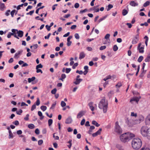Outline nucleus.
I'll return each instance as SVG.
<instances>
[{
  "label": "nucleus",
  "instance_id": "obj_1",
  "mask_svg": "<svg viewBox=\"0 0 150 150\" xmlns=\"http://www.w3.org/2000/svg\"><path fill=\"white\" fill-rule=\"evenodd\" d=\"M134 136V135L132 133L129 132L125 133L120 136V139L121 142H125L128 141Z\"/></svg>",
  "mask_w": 150,
  "mask_h": 150
},
{
  "label": "nucleus",
  "instance_id": "obj_2",
  "mask_svg": "<svg viewBox=\"0 0 150 150\" xmlns=\"http://www.w3.org/2000/svg\"><path fill=\"white\" fill-rule=\"evenodd\" d=\"M142 142L139 138L134 139L132 142V147L134 149H139L142 145Z\"/></svg>",
  "mask_w": 150,
  "mask_h": 150
},
{
  "label": "nucleus",
  "instance_id": "obj_3",
  "mask_svg": "<svg viewBox=\"0 0 150 150\" xmlns=\"http://www.w3.org/2000/svg\"><path fill=\"white\" fill-rule=\"evenodd\" d=\"M99 108L101 109H103V113H105L107 112L108 108V103L105 101V99L103 98L100 102L98 104Z\"/></svg>",
  "mask_w": 150,
  "mask_h": 150
},
{
  "label": "nucleus",
  "instance_id": "obj_4",
  "mask_svg": "<svg viewBox=\"0 0 150 150\" xmlns=\"http://www.w3.org/2000/svg\"><path fill=\"white\" fill-rule=\"evenodd\" d=\"M141 133L144 137H150V127L148 128L145 126L142 127L141 130Z\"/></svg>",
  "mask_w": 150,
  "mask_h": 150
},
{
  "label": "nucleus",
  "instance_id": "obj_5",
  "mask_svg": "<svg viewBox=\"0 0 150 150\" xmlns=\"http://www.w3.org/2000/svg\"><path fill=\"white\" fill-rule=\"evenodd\" d=\"M115 131L118 134L122 133V130L119 125V122L117 121L115 124Z\"/></svg>",
  "mask_w": 150,
  "mask_h": 150
},
{
  "label": "nucleus",
  "instance_id": "obj_6",
  "mask_svg": "<svg viewBox=\"0 0 150 150\" xmlns=\"http://www.w3.org/2000/svg\"><path fill=\"white\" fill-rule=\"evenodd\" d=\"M140 98L141 97H134L131 99L130 102L132 103H133V102L134 101L137 103Z\"/></svg>",
  "mask_w": 150,
  "mask_h": 150
},
{
  "label": "nucleus",
  "instance_id": "obj_7",
  "mask_svg": "<svg viewBox=\"0 0 150 150\" xmlns=\"http://www.w3.org/2000/svg\"><path fill=\"white\" fill-rule=\"evenodd\" d=\"M18 30L16 29H13L11 30V31L12 33L13 34V36L14 37L19 39V38L18 37L17 35V33H18Z\"/></svg>",
  "mask_w": 150,
  "mask_h": 150
},
{
  "label": "nucleus",
  "instance_id": "obj_8",
  "mask_svg": "<svg viewBox=\"0 0 150 150\" xmlns=\"http://www.w3.org/2000/svg\"><path fill=\"white\" fill-rule=\"evenodd\" d=\"M86 113L85 111H81L78 114L77 117L78 118H79L82 117L83 115H84L85 113Z\"/></svg>",
  "mask_w": 150,
  "mask_h": 150
},
{
  "label": "nucleus",
  "instance_id": "obj_9",
  "mask_svg": "<svg viewBox=\"0 0 150 150\" xmlns=\"http://www.w3.org/2000/svg\"><path fill=\"white\" fill-rule=\"evenodd\" d=\"M102 130V129L101 128H100L97 132L92 134L93 137H95L97 136L98 135L100 134Z\"/></svg>",
  "mask_w": 150,
  "mask_h": 150
},
{
  "label": "nucleus",
  "instance_id": "obj_10",
  "mask_svg": "<svg viewBox=\"0 0 150 150\" xmlns=\"http://www.w3.org/2000/svg\"><path fill=\"white\" fill-rule=\"evenodd\" d=\"M93 102H89L88 104L90 109L92 111H93L95 109L94 107L93 106Z\"/></svg>",
  "mask_w": 150,
  "mask_h": 150
},
{
  "label": "nucleus",
  "instance_id": "obj_11",
  "mask_svg": "<svg viewBox=\"0 0 150 150\" xmlns=\"http://www.w3.org/2000/svg\"><path fill=\"white\" fill-rule=\"evenodd\" d=\"M17 33V36L18 37H19L20 38H21L23 36V32L22 31L20 30L19 31L18 30Z\"/></svg>",
  "mask_w": 150,
  "mask_h": 150
},
{
  "label": "nucleus",
  "instance_id": "obj_12",
  "mask_svg": "<svg viewBox=\"0 0 150 150\" xmlns=\"http://www.w3.org/2000/svg\"><path fill=\"white\" fill-rule=\"evenodd\" d=\"M72 119L71 117H69L66 120L65 123L66 124L71 123L72 122Z\"/></svg>",
  "mask_w": 150,
  "mask_h": 150
},
{
  "label": "nucleus",
  "instance_id": "obj_13",
  "mask_svg": "<svg viewBox=\"0 0 150 150\" xmlns=\"http://www.w3.org/2000/svg\"><path fill=\"white\" fill-rule=\"evenodd\" d=\"M6 8V7L4 4L0 3V9L2 11H4Z\"/></svg>",
  "mask_w": 150,
  "mask_h": 150
},
{
  "label": "nucleus",
  "instance_id": "obj_14",
  "mask_svg": "<svg viewBox=\"0 0 150 150\" xmlns=\"http://www.w3.org/2000/svg\"><path fill=\"white\" fill-rule=\"evenodd\" d=\"M129 4L132 6H135L138 5V4L137 3L135 2L134 1H131L130 2Z\"/></svg>",
  "mask_w": 150,
  "mask_h": 150
},
{
  "label": "nucleus",
  "instance_id": "obj_15",
  "mask_svg": "<svg viewBox=\"0 0 150 150\" xmlns=\"http://www.w3.org/2000/svg\"><path fill=\"white\" fill-rule=\"evenodd\" d=\"M82 79H76V81H74V83L76 85H78L79 84L80 82L82 81Z\"/></svg>",
  "mask_w": 150,
  "mask_h": 150
},
{
  "label": "nucleus",
  "instance_id": "obj_16",
  "mask_svg": "<svg viewBox=\"0 0 150 150\" xmlns=\"http://www.w3.org/2000/svg\"><path fill=\"white\" fill-rule=\"evenodd\" d=\"M85 56V54L83 52H81L79 54V59H81L84 58Z\"/></svg>",
  "mask_w": 150,
  "mask_h": 150
},
{
  "label": "nucleus",
  "instance_id": "obj_17",
  "mask_svg": "<svg viewBox=\"0 0 150 150\" xmlns=\"http://www.w3.org/2000/svg\"><path fill=\"white\" fill-rule=\"evenodd\" d=\"M144 117L142 116H141L139 117L138 119V122H136V124H138L140 123L141 122L143 121L144 120Z\"/></svg>",
  "mask_w": 150,
  "mask_h": 150
},
{
  "label": "nucleus",
  "instance_id": "obj_18",
  "mask_svg": "<svg viewBox=\"0 0 150 150\" xmlns=\"http://www.w3.org/2000/svg\"><path fill=\"white\" fill-rule=\"evenodd\" d=\"M18 12V11H16L15 10H12L11 12H10V14L11 15V17H13L15 13V14L16 15Z\"/></svg>",
  "mask_w": 150,
  "mask_h": 150
},
{
  "label": "nucleus",
  "instance_id": "obj_19",
  "mask_svg": "<svg viewBox=\"0 0 150 150\" xmlns=\"http://www.w3.org/2000/svg\"><path fill=\"white\" fill-rule=\"evenodd\" d=\"M38 115L40 117V119L41 120H42L44 118V116H43L42 113L41 111H39L38 112Z\"/></svg>",
  "mask_w": 150,
  "mask_h": 150
},
{
  "label": "nucleus",
  "instance_id": "obj_20",
  "mask_svg": "<svg viewBox=\"0 0 150 150\" xmlns=\"http://www.w3.org/2000/svg\"><path fill=\"white\" fill-rule=\"evenodd\" d=\"M144 47H142L139 48V49H137V50H139V52L140 53H144Z\"/></svg>",
  "mask_w": 150,
  "mask_h": 150
},
{
  "label": "nucleus",
  "instance_id": "obj_21",
  "mask_svg": "<svg viewBox=\"0 0 150 150\" xmlns=\"http://www.w3.org/2000/svg\"><path fill=\"white\" fill-rule=\"evenodd\" d=\"M92 124L95 125L97 127H98L100 126V125L98 124L96 121L93 120L92 121Z\"/></svg>",
  "mask_w": 150,
  "mask_h": 150
},
{
  "label": "nucleus",
  "instance_id": "obj_22",
  "mask_svg": "<svg viewBox=\"0 0 150 150\" xmlns=\"http://www.w3.org/2000/svg\"><path fill=\"white\" fill-rule=\"evenodd\" d=\"M21 52L20 51L16 53L14 56V58L15 59H18L19 57V55L21 54Z\"/></svg>",
  "mask_w": 150,
  "mask_h": 150
},
{
  "label": "nucleus",
  "instance_id": "obj_23",
  "mask_svg": "<svg viewBox=\"0 0 150 150\" xmlns=\"http://www.w3.org/2000/svg\"><path fill=\"white\" fill-rule=\"evenodd\" d=\"M9 135L8 136V138L9 139L13 138V135L11 130H9Z\"/></svg>",
  "mask_w": 150,
  "mask_h": 150
},
{
  "label": "nucleus",
  "instance_id": "obj_24",
  "mask_svg": "<svg viewBox=\"0 0 150 150\" xmlns=\"http://www.w3.org/2000/svg\"><path fill=\"white\" fill-rule=\"evenodd\" d=\"M107 16H108L106 15H105V16H103L102 18H100L98 20V23H100V22H101L102 21H103L104 20L105 18H106L107 17Z\"/></svg>",
  "mask_w": 150,
  "mask_h": 150
},
{
  "label": "nucleus",
  "instance_id": "obj_25",
  "mask_svg": "<svg viewBox=\"0 0 150 150\" xmlns=\"http://www.w3.org/2000/svg\"><path fill=\"white\" fill-rule=\"evenodd\" d=\"M116 147L119 150H124L122 147L120 145L117 144L116 146Z\"/></svg>",
  "mask_w": 150,
  "mask_h": 150
},
{
  "label": "nucleus",
  "instance_id": "obj_26",
  "mask_svg": "<svg viewBox=\"0 0 150 150\" xmlns=\"http://www.w3.org/2000/svg\"><path fill=\"white\" fill-rule=\"evenodd\" d=\"M128 13V11L125 10V9H123L122 10V14L123 16H125L127 15V13Z\"/></svg>",
  "mask_w": 150,
  "mask_h": 150
},
{
  "label": "nucleus",
  "instance_id": "obj_27",
  "mask_svg": "<svg viewBox=\"0 0 150 150\" xmlns=\"http://www.w3.org/2000/svg\"><path fill=\"white\" fill-rule=\"evenodd\" d=\"M143 57L142 56H140L138 59L137 61L139 62H141L143 59Z\"/></svg>",
  "mask_w": 150,
  "mask_h": 150
},
{
  "label": "nucleus",
  "instance_id": "obj_28",
  "mask_svg": "<svg viewBox=\"0 0 150 150\" xmlns=\"http://www.w3.org/2000/svg\"><path fill=\"white\" fill-rule=\"evenodd\" d=\"M144 60L146 62H149L150 61V55H148Z\"/></svg>",
  "mask_w": 150,
  "mask_h": 150
},
{
  "label": "nucleus",
  "instance_id": "obj_29",
  "mask_svg": "<svg viewBox=\"0 0 150 150\" xmlns=\"http://www.w3.org/2000/svg\"><path fill=\"white\" fill-rule=\"evenodd\" d=\"M41 109L43 111H45L47 108V107L45 106H42L40 107Z\"/></svg>",
  "mask_w": 150,
  "mask_h": 150
},
{
  "label": "nucleus",
  "instance_id": "obj_30",
  "mask_svg": "<svg viewBox=\"0 0 150 150\" xmlns=\"http://www.w3.org/2000/svg\"><path fill=\"white\" fill-rule=\"evenodd\" d=\"M113 7V6L112 4H109L108 6V8L107 9V11H109L110 9L112 8Z\"/></svg>",
  "mask_w": 150,
  "mask_h": 150
},
{
  "label": "nucleus",
  "instance_id": "obj_31",
  "mask_svg": "<svg viewBox=\"0 0 150 150\" xmlns=\"http://www.w3.org/2000/svg\"><path fill=\"white\" fill-rule=\"evenodd\" d=\"M10 10H8L6 11L5 13V15L7 16H8L10 13Z\"/></svg>",
  "mask_w": 150,
  "mask_h": 150
},
{
  "label": "nucleus",
  "instance_id": "obj_32",
  "mask_svg": "<svg viewBox=\"0 0 150 150\" xmlns=\"http://www.w3.org/2000/svg\"><path fill=\"white\" fill-rule=\"evenodd\" d=\"M53 120L52 119H50L48 120V124L49 126H51Z\"/></svg>",
  "mask_w": 150,
  "mask_h": 150
},
{
  "label": "nucleus",
  "instance_id": "obj_33",
  "mask_svg": "<svg viewBox=\"0 0 150 150\" xmlns=\"http://www.w3.org/2000/svg\"><path fill=\"white\" fill-rule=\"evenodd\" d=\"M138 41V40H136L134 39L132 41V43L133 44H136Z\"/></svg>",
  "mask_w": 150,
  "mask_h": 150
},
{
  "label": "nucleus",
  "instance_id": "obj_34",
  "mask_svg": "<svg viewBox=\"0 0 150 150\" xmlns=\"http://www.w3.org/2000/svg\"><path fill=\"white\" fill-rule=\"evenodd\" d=\"M35 79V77H33L32 78H29V83H30L31 82L33 81Z\"/></svg>",
  "mask_w": 150,
  "mask_h": 150
},
{
  "label": "nucleus",
  "instance_id": "obj_35",
  "mask_svg": "<svg viewBox=\"0 0 150 150\" xmlns=\"http://www.w3.org/2000/svg\"><path fill=\"white\" fill-rule=\"evenodd\" d=\"M35 128V125L32 124L29 125V128L32 129Z\"/></svg>",
  "mask_w": 150,
  "mask_h": 150
},
{
  "label": "nucleus",
  "instance_id": "obj_36",
  "mask_svg": "<svg viewBox=\"0 0 150 150\" xmlns=\"http://www.w3.org/2000/svg\"><path fill=\"white\" fill-rule=\"evenodd\" d=\"M43 67L42 65L41 64H39L37 65L36 66V68L39 69L42 68Z\"/></svg>",
  "mask_w": 150,
  "mask_h": 150
},
{
  "label": "nucleus",
  "instance_id": "obj_37",
  "mask_svg": "<svg viewBox=\"0 0 150 150\" xmlns=\"http://www.w3.org/2000/svg\"><path fill=\"white\" fill-rule=\"evenodd\" d=\"M110 36V35L109 34H107L105 35V38L106 40L109 39V40H110L109 38Z\"/></svg>",
  "mask_w": 150,
  "mask_h": 150
},
{
  "label": "nucleus",
  "instance_id": "obj_38",
  "mask_svg": "<svg viewBox=\"0 0 150 150\" xmlns=\"http://www.w3.org/2000/svg\"><path fill=\"white\" fill-rule=\"evenodd\" d=\"M13 124L16 126H17L19 125V123L18 120H16L13 122Z\"/></svg>",
  "mask_w": 150,
  "mask_h": 150
},
{
  "label": "nucleus",
  "instance_id": "obj_39",
  "mask_svg": "<svg viewBox=\"0 0 150 150\" xmlns=\"http://www.w3.org/2000/svg\"><path fill=\"white\" fill-rule=\"evenodd\" d=\"M61 105L62 107H64L66 105V103L63 101H62L61 103Z\"/></svg>",
  "mask_w": 150,
  "mask_h": 150
},
{
  "label": "nucleus",
  "instance_id": "obj_40",
  "mask_svg": "<svg viewBox=\"0 0 150 150\" xmlns=\"http://www.w3.org/2000/svg\"><path fill=\"white\" fill-rule=\"evenodd\" d=\"M118 49V48L117 45H115L113 47V50L114 51H117Z\"/></svg>",
  "mask_w": 150,
  "mask_h": 150
},
{
  "label": "nucleus",
  "instance_id": "obj_41",
  "mask_svg": "<svg viewBox=\"0 0 150 150\" xmlns=\"http://www.w3.org/2000/svg\"><path fill=\"white\" fill-rule=\"evenodd\" d=\"M150 2L149 1H147L144 4L143 6L144 7H146L149 4Z\"/></svg>",
  "mask_w": 150,
  "mask_h": 150
},
{
  "label": "nucleus",
  "instance_id": "obj_42",
  "mask_svg": "<svg viewBox=\"0 0 150 150\" xmlns=\"http://www.w3.org/2000/svg\"><path fill=\"white\" fill-rule=\"evenodd\" d=\"M93 10H94V11L96 12H98L99 11V9L98 8H96V7L95 6H94L93 7Z\"/></svg>",
  "mask_w": 150,
  "mask_h": 150
},
{
  "label": "nucleus",
  "instance_id": "obj_43",
  "mask_svg": "<svg viewBox=\"0 0 150 150\" xmlns=\"http://www.w3.org/2000/svg\"><path fill=\"white\" fill-rule=\"evenodd\" d=\"M57 89L56 88H54L51 91V93L52 94H55L56 91H57Z\"/></svg>",
  "mask_w": 150,
  "mask_h": 150
},
{
  "label": "nucleus",
  "instance_id": "obj_44",
  "mask_svg": "<svg viewBox=\"0 0 150 150\" xmlns=\"http://www.w3.org/2000/svg\"><path fill=\"white\" fill-rule=\"evenodd\" d=\"M40 104V101L39 98H37V100L36 102V105L38 106Z\"/></svg>",
  "mask_w": 150,
  "mask_h": 150
},
{
  "label": "nucleus",
  "instance_id": "obj_45",
  "mask_svg": "<svg viewBox=\"0 0 150 150\" xmlns=\"http://www.w3.org/2000/svg\"><path fill=\"white\" fill-rule=\"evenodd\" d=\"M55 133L53 134V137L55 140H58L59 139V137L58 136H55Z\"/></svg>",
  "mask_w": 150,
  "mask_h": 150
},
{
  "label": "nucleus",
  "instance_id": "obj_46",
  "mask_svg": "<svg viewBox=\"0 0 150 150\" xmlns=\"http://www.w3.org/2000/svg\"><path fill=\"white\" fill-rule=\"evenodd\" d=\"M56 104V102H54L52 105L51 107L50 108V109H54Z\"/></svg>",
  "mask_w": 150,
  "mask_h": 150
},
{
  "label": "nucleus",
  "instance_id": "obj_47",
  "mask_svg": "<svg viewBox=\"0 0 150 150\" xmlns=\"http://www.w3.org/2000/svg\"><path fill=\"white\" fill-rule=\"evenodd\" d=\"M36 72L37 73H39V72H40L41 74H42L43 72L42 71L41 69H39L36 68Z\"/></svg>",
  "mask_w": 150,
  "mask_h": 150
},
{
  "label": "nucleus",
  "instance_id": "obj_48",
  "mask_svg": "<svg viewBox=\"0 0 150 150\" xmlns=\"http://www.w3.org/2000/svg\"><path fill=\"white\" fill-rule=\"evenodd\" d=\"M74 36L76 39H79L80 38V37L78 33L75 34Z\"/></svg>",
  "mask_w": 150,
  "mask_h": 150
},
{
  "label": "nucleus",
  "instance_id": "obj_49",
  "mask_svg": "<svg viewBox=\"0 0 150 150\" xmlns=\"http://www.w3.org/2000/svg\"><path fill=\"white\" fill-rule=\"evenodd\" d=\"M71 68H67L65 69V71H66V73H69L70 71H71Z\"/></svg>",
  "mask_w": 150,
  "mask_h": 150
},
{
  "label": "nucleus",
  "instance_id": "obj_50",
  "mask_svg": "<svg viewBox=\"0 0 150 150\" xmlns=\"http://www.w3.org/2000/svg\"><path fill=\"white\" fill-rule=\"evenodd\" d=\"M43 143V141L42 140L40 139L38 141V144L39 145H41Z\"/></svg>",
  "mask_w": 150,
  "mask_h": 150
},
{
  "label": "nucleus",
  "instance_id": "obj_51",
  "mask_svg": "<svg viewBox=\"0 0 150 150\" xmlns=\"http://www.w3.org/2000/svg\"><path fill=\"white\" fill-rule=\"evenodd\" d=\"M22 112V110L21 109H20L19 110V111H16L17 114L19 115H21Z\"/></svg>",
  "mask_w": 150,
  "mask_h": 150
},
{
  "label": "nucleus",
  "instance_id": "obj_52",
  "mask_svg": "<svg viewBox=\"0 0 150 150\" xmlns=\"http://www.w3.org/2000/svg\"><path fill=\"white\" fill-rule=\"evenodd\" d=\"M85 122V120L84 119H82V120L81 121V125H84V123Z\"/></svg>",
  "mask_w": 150,
  "mask_h": 150
},
{
  "label": "nucleus",
  "instance_id": "obj_53",
  "mask_svg": "<svg viewBox=\"0 0 150 150\" xmlns=\"http://www.w3.org/2000/svg\"><path fill=\"white\" fill-rule=\"evenodd\" d=\"M106 48V46H102L100 47L99 49L100 50H102L105 49Z\"/></svg>",
  "mask_w": 150,
  "mask_h": 150
},
{
  "label": "nucleus",
  "instance_id": "obj_54",
  "mask_svg": "<svg viewBox=\"0 0 150 150\" xmlns=\"http://www.w3.org/2000/svg\"><path fill=\"white\" fill-rule=\"evenodd\" d=\"M35 108H36V105L35 104H34L32 106L31 110V111H33Z\"/></svg>",
  "mask_w": 150,
  "mask_h": 150
},
{
  "label": "nucleus",
  "instance_id": "obj_55",
  "mask_svg": "<svg viewBox=\"0 0 150 150\" xmlns=\"http://www.w3.org/2000/svg\"><path fill=\"white\" fill-rule=\"evenodd\" d=\"M131 115L132 116L136 117L137 116V114L136 113H134V112H132Z\"/></svg>",
  "mask_w": 150,
  "mask_h": 150
},
{
  "label": "nucleus",
  "instance_id": "obj_56",
  "mask_svg": "<svg viewBox=\"0 0 150 150\" xmlns=\"http://www.w3.org/2000/svg\"><path fill=\"white\" fill-rule=\"evenodd\" d=\"M35 133L37 134H39L40 133L39 130L38 128L36 129L35 131Z\"/></svg>",
  "mask_w": 150,
  "mask_h": 150
},
{
  "label": "nucleus",
  "instance_id": "obj_57",
  "mask_svg": "<svg viewBox=\"0 0 150 150\" xmlns=\"http://www.w3.org/2000/svg\"><path fill=\"white\" fill-rule=\"evenodd\" d=\"M45 27L48 31H49L50 30L51 27L50 26H49L48 25H46L45 26Z\"/></svg>",
  "mask_w": 150,
  "mask_h": 150
},
{
  "label": "nucleus",
  "instance_id": "obj_58",
  "mask_svg": "<svg viewBox=\"0 0 150 150\" xmlns=\"http://www.w3.org/2000/svg\"><path fill=\"white\" fill-rule=\"evenodd\" d=\"M11 35H13V34L12 33L9 32L8 33L7 35V38H10L11 37Z\"/></svg>",
  "mask_w": 150,
  "mask_h": 150
},
{
  "label": "nucleus",
  "instance_id": "obj_59",
  "mask_svg": "<svg viewBox=\"0 0 150 150\" xmlns=\"http://www.w3.org/2000/svg\"><path fill=\"white\" fill-rule=\"evenodd\" d=\"M148 24L147 23L145 22L144 23H141L140 24V25L142 26L143 25H145L146 26H147L148 25Z\"/></svg>",
  "mask_w": 150,
  "mask_h": 150
},
{
  "label": "nucleus",
  "instance_id": "obj_60",
  "mask_svg": "<svg viewBox=\"0 0 150 150\" xmlns=\"http://www.w3.org/2000/svg\"><path fill=\"white\" fill-rule=\"evenodd\" d=\"M71 43L72 42L71 41H67V46H70L71 45Z\"/></svg>",
  "mask_w": 150,
  "mask_h": 150
},
{
  "label": "nucleus",
  "instance_id": "obj_61",
  "mask_svg": "<svg viewBox=\"0 0 150 150\" xmlns=\"http://www.w3.org/2000/svg\"><path fill=\"white\" fill-rule=\"evenodd\" d=\"M78 63H75L74 64V65L72 66V68L73 69H75L76 67L78 66Z\"/></svg>",
  "mask_w": 150,
  "mask_h": 150
},
{
  "label": "nucleus",
  "instance_id": "obj_62",
  "mask_svg": "<svg viewBox=\"0 0 150 150\" xmlns=\"http://www.w3.org/2000/svg\"><path fill=\"white\" fill-rule=\"evenodd\" d=\"M79 6V5L78 3H76L74 4V7L76 8H78Z\"/></svg>",
  "mask_w": 150,
  "mask_h": 150
},
{
  "label": "nucleus",
  "instance_id": "obj_63",
  "mask_svg": "<svg viewBox=\"0 0 150 150\" xmlns=\"http://www.w3.org/2000/svg\"><path fill=\"white\" fill-rule=\"evenodd\" d=\"M76 73H79V74H82L83 73V72L82 71H79L78 70H77L76 71Z\"/></svg>",
  "mask_w": 150,
  "mask_h": 150
},
{
  "label": "nucleus",
  "instance_id": "obj_64",
  "mask_svg": "<svg viewBox=\"0 0 150 150\" xmlns=\"http://www.w3.org/2000/svg\"><path fill=\"white\" fill-rule=\"evenodd\" d=\"M122 85L121 83H118L117 85H116V86L117 87V88H119Z\"/></svg>",
  "mask_w": 150,
  "mask_h": 150
}]
</instances>
